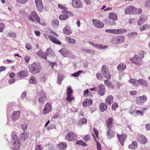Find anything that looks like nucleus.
I'll return each instance as SVG.
<instances>
[{
	"instance_id": "3",
	"label": "nucleus",
	"mask_w": 150,
	"mask_h": 150,
	"mask_svg": "<svg viewBox=\"0 0 150 150\" xmlns=\"http://www.w3.org/2000/svg\"><path fill=\"white\" fill-rule=\"evenodd\" d=\"M28 18L29 20L33 22L40 23V18L37 13L35 11L31 12L28 16Z\"/></svg>"
},
{
	"instance_id": "57",
	"label": "nucleus",
	"mask_w": 150,
	"mask_h": 150,
	"mask_svg": "<svg viewBox=\"0 0 150 150\" xmlns=\"http://www.w3.org/2000/svg\"><path fill=\"white\" fill-rule=\"evenodd\" d=\"M73 93L72 90L71 88L69 87L67 88V95H71V94Z\"/></svg>"
},
{
	"instance_id": "40",
	"label": "nucleus",
	"mask_w": 150,
	"mask_h": 150,
	"mask_svg": "<svg viewBox=\"0 0 150 150\" xmlns=\"http://www.w3.org/2000/svg\"><path fill=\"white\" fill-rule=\"evenodd\" d=\"M29 82L34 85H36L37 81L36 78L34 76H32L29 80Z\"/></svg>"
},
{
	"instance_id": "43",
	"label": "nucleus",
	"mask_w": 150,
	"mask_h": 150,
	"mask_svg": "<svg viewBox=\"0 0 150 150\" xmlns=\"http://www.w3.org/2000/svg\"><path fill=\"white\" fill-rule=\"evenodd\" d=\"M115 34H120L124 32H126L127 30L125 29H115Z\"/></svg>"
},
{
	"instance_id": "47",
	"label": "nucleus",
	"mask_w": 150,
	"mask_h": 150,
	"mask_svg": "<svg viewBox=\"0 0 150 150\" xmlns=\"http://www.w3.org/2000/svg\"><path fill=\"white\" fill-rule=\"evenodd\" d=\"M82 51L84 52L88 53L90 54H93L94 53V52L92 50H91L83 49L82 50Z\"/></svg>"
},
{
	"instance_id": "63",
	"label": "nucleus",
	"mask_w": 150,
	"mask_h": 150,
	"mask_svg": "<svg viewBox=\"0 0 150 150\" xmlns=\"http://www.w3.org/2000/svg\"><path fill=\"white\" fill-rule=\"evenodd\" d=\"M96 145H97V150H101V145L97 141V142Z\"/></svg>"
},
{
	"instance_id": "56",
	"label": "nucleus",
	"mask_w": 150,
	"mask_h": 150,
	"mask_svg": "<svg viewBox=\"0 0 150 150\" xmlns=\"http://www.w3.org/2000/svg\"><path fill=\"white\" fill-rule=\"evenodd\" d=\"M4 29V24L3 23H0V32H2Z\"/></svg>"
},
{
	"instance_id": "59",
	"label": "nucleus",
	"mask_w": 150,
	"mask_h": 150,
	"mask_svg": "<svg viewBox=\"0 0 150 150\" xmlns=\"http://www.w3.org/2000/svg\"><path fill=\"white\" fill-rule=\"evenodd\" d=\"M79 122L82 124H86L87 123V120L86 118H83L79 120Z\"/></svg>"
},
{
	"instance_id": "35",
	"label": "nucleus",
	"mask_w": 150,
	"mask_h": 150,
	"mask_svg": "<svg viewBox=\"0 0 150 150\" xmlns=\"http://www.w3.org/2000/svg\"><path fill=\"white\" fill-rule=\"evenodd\" d=\"M66 39L67 41L70 44H74L76 43L75 40L71 37H67Z\"/></svg>"
},
{
	"instance_id": "20",
	"label": "nucleus",
	"mask_w": 150,
	"mask_h": 150,
	"mask_svg": "<svg viewBox=\"0 0 150 150\" xmlns=\"http://www.w3.org/2000/svg\"><path fill=\"white\" fill-rule=\"evenodd\" d=\"M20 111L18 110L17 111H14L12 115V118L13 122L16 121L18 120L20 117Z\"/></svg>"
},
{
	"instance_id": "42",
	"label": "nucleus",
	"mask_w": 150,
	"mask_h": 150,
	"mask_svg": "<svg viewBox=\"0 0 150 150\" xmlns=\"http://www.w3.org/2000/svg\"><path fill=\"white\" fill-rule=\"evenodd\" d=\"M59 24V21L57 19H54L52 20L51 22L52 25L54 27L58 25Z\"/></svg>"
},
{
	"instance_id": "24",
	"label": "nucleus",
	"mask_w": 150,
	"mask_h": 150,
	"mask_svg": "<svg viewBox=\"0 0 150 150\" xmlns=\"http://www.w3.org/2000/svg\"><path fill=\"white\" fill-rule=\"evenodd\" d=\"M113 119L111 117H109L106 119V122L108 129H111L113 125Z\"/></svg>"
},
{
	"instance_id": "6",
	"label": "nucleus",
	"mask_w": 150,
	"mask_h": 150,
	"mask_svg": "<svg viewBox=\"0 0 150 150\" xmlns=\"http://www.w3.org/2000/svg\"><path fill=\"white\" fill-rule=\"evenodd\" d=\"M66 139L68 141H74L77 139V137L72 132H70L67 133L65 136Z\"/></svg>"
},
{
	"instance_id": "10",
	"label": "nucleus",
	"mask_w": 150,
	"mask_h": 150,
	"mask_svg": "<svg viewBox=\"0 0 150 150\" xmlns=\"http://www.w3.org/2000/svg\"><path fill=\"white\" fill-rule=\"evenodd\" d=\"M58 52L61 53L64 57H69L71 55V52L67 49L62 48Z\"/></svg>"
},
{
	"instance_id": "37",
	"label": "nucleus",
	"mask_w": 150,
	"mask_h": 150,
	"mask_svg": "<svg viewBox=\"0 0 150 150\" xmlns=\"http://www.w3.org/2000/svg\"><path fill=\"white\" fill-rule=\"evenodd\" d=\"M109 17L110 18L113 20H116L117 19V17L116 15L113 13H109Z\"/></svg>"
},
{
	"instance_id": "30",
	"label": "nucleus",
	"mask_w": 150,
	"mask_h": 150,
	"mask_svg": "<svg viewBox=\"0 0 150 150\" xmlns=\"http://www.w3.org/2000/svg\"><path fill=\"white\" fill-rule=\"evenodd\" d=\"M58 145L59 149L60 150H65L67 146V144L65 142H62Z\"/></svg>"
},
{
	"instance_id": "49",
	"label": "nucleus",
	"mask_w": 150,
	"mask_h": 150,
	"mask_svg": "<svg viewBox=\"0 0 150 150\" xmlns=\"http://www.w3.org/2000/svg\"><path fill=\"white\" fill-rule=\"evenodd\" d=\"M137 33L136 32H132L128 34L127 36L131 38L136 36Z\"/></svg>"
},
{
	"instance_id": "19",
	"label": "nucleus",
	"mask_w": 150,
	"mask_h": 150,
	"mask_svg": "<svg viewBox=\"0 0 150 150\" xmlns=\"http://www.w3.org/2000/svg\"><path fill=\"white\" fill-rule=\"evenodd\" d=\"M147 16L146 15H142L141 16L138 21L137 25H140L144 23L146 19Z\"/></svg>"
},
{
	"instance_id": "58",
	"label": "nucleus",
	"mask_w": 150,
	"mask_h": 150,
	"mask_svg": "<svg viewBox=\"0 0 150 150\" xmlns=\"http://www.w3.org/2000/svg\"><path fill=\"white\" fill-rule=\"evenodd\" d=\"M115 29H107L105 30V31L107 33H111L115 34Z\"/></svg>"
},
{
	"instance_id": "44",
	"label": "nucleus",
	"mask_w": 150,
	"mask_h": 150,
	"mask_svg": "<svg viewBox=\"0 0 150 150\" xmlns=\"http://www.w3.org/2000/svg\"><path fill=\"white\" fill-rule=\"evenodd\" d=\"M46 56H52V51L51 48L47 49L45 52Z\"/></svg>"
},
{
	"instance_id": "41",
	"label": "nucleus",
	"mask_w": 150,
	"mask_h": 150,
	"mask_svg": "<svg viewBox=\"0 0 150 150\" xmlns=\"http://www.w3.org/2000/svg\"><path fill=\"white\" fill-rule=\"evenodd\" d=\"M76 144L78 145H80L84 146H86L87 145L86 143L83 142L82 140L77 141L76 142Z\"/></svg>"
},
{
	"instance_id": "25",
	"label": "nucleus",
	"mask_w": 150,
	"mask_h": 150,
	"mask_svg": "<svg viewBox=\"0 0 150 150\" xmlns=\"http://www.w3.org/2000/svg\"><path fill=\"white\" fill-rule=\"evenodd\" d=\"M117 136L121 144L123 146L124 142L126 139V136L125 135H119L118 134H117Z\"/></svg>"
},
{
	"instance_id": "26",
	"label": "nucleus",
	"mask_w": 150,
	"mask_h": 150,
	"mask_svg": "<svg viewBox=\"0 0 150 150\" xmlns=\"http://www.w3.org/2000/svg\"><path fill=\"white\" fill-rule=\"evenodd\" d=\"M141 60V59H139L137 55H135L134 57L131 58V59L132 61L137 65H140L142 64Z\"/></svg>"
},
{
	"instance_id": "61",
	"label": "nucleus",
	"mask_w": 150,
	"mask_h": 150,
	"mask_svg": "<svg viewBox=\"0 0 150 150\" xmlns=\"http://www.w3.org/2000/svg\"><path fill=\"white\" fill-rule=\"evenodd\" d=\"M67 97L66 98V100L67 101L70 102L71 101L73 98V97H71V96L70 95H67Z\"/></svg>"
},
{
	"instance_id": "22",
	"label": "nucleus",
	"mask_w": 150,
	"mask_h": 150,
	"mask_svg": "<svg viewBox=\"0 0 150 150\" xmlns=\"http://www.w3.org/2000/svg\"><path fill=\"white\" fill-rule=\"evenodd\" d=\"M106 134L108 138L109 139L114 137L115 135V132L111 129H108Z\"/></svg>"
},
{
	"instance_id": "15",
	"label": "nucleus",
	"mask_w": 150,
	"mask_h": 150,
	"mask_svg": "<svg viewBox=\"0 0 150 150\" xmlns=\"http://www.w3.org/2000/svg\"><path fill=\"white\" fill-rule=\"evenodd\" d=\"M135 8L133 6H130L127 7L125 9V11L126 13L130 14H135L136 12H135Z\"/></svg>"
},
{
	"instance_id": "48",
	"label": "nucleus",
	"mask_w": 150,
	"mask_h": 150,
	"mask_svg": "<svg viewBox=\"0 0 150 150\" xmlns=\"http://www.w3.org/2000/svg\"><path fill=\"white\" fill-rule=\"evenodd\" d=\"M13 140L16 141L20 140V139L16 135L14 134L12 136L11 142H13Z\"/></svg>"
},
{
	"instance_id": "23",
	"label": "nucleus",
	"mask_w": 150,
	"mask_h": 150,
	"mask_svg": "<svg viewBox=\"0 0 150 150\" xmlns=\"http://www.w3.org/2000/svg\"><path fill=\"white\" fill-rule=\"evenodd\" d=\"M49 39L53 42L60 45L61 44L60 41L57 38L51 35H50L48 36Z\"/></svg>"
},
{
	"instance_id": "9",
	"label": "nucleus",
	"mask_w": 150,
	"mask_h": 150,
	"mask_svg": "<svg viewBox=\"0 0 150 150\" xmlns=\"http://www.w3.org/2000/svg\"><path fill=\"white\" fill-rule=\"evenodd\" d=\"M147 98L145 96H139L136 99V103L139 105H142L146 101Z\"/></svg>"
},
{
	"instance_id": "12",
	"label": "nucleus",
	"mask_w": 150,
	"mask_h": 150,
	"mask_svg": "<svg viewBox=\"0 0 150 150\" xmlns=\"http://www.w3.org/2000/svg\"><path fill=\"white\" fill-rule=\"evenodd\" d=\"M98 93L100 95L102 96L104 95L106 91L105 86L103 84H100L98 86L97 90Z\"/></svg>"
},
{
	"instance_id": "5",
	"label": "nucleus",
	"mask_w": 150,
	"mask_h": 150,
	"mask_svg": "<svg viewBox=\"0 0 150 150\" xmlns=\"http://www.w3.org/2000/svg\"><path fill=\"white\" fill-rule=\"evenodd\" d=\"M62 14L60 15L59 18L61 20H66L67 19L69 16H72V13L70 11L67 10H63L62 11Z\"/></svg>"
},
{
	"instance_id": "4",
	"label": "nucleus",
	"mask_w": 150,
	"mask_h": 150,
	"mask_svg": "<svg viewBox=\"0 0 150 150\" xmlns=\"http://www.w3.org/2000/svg\"><path fill=\"white\" fill-rule=\"evenodd\" d=\"M101 71L103 75L106 79H110L111 76L109 74L108 69L105 65H103L101 69Z\"/></svg>"
},
{
	"instance_id": "32",
	"label": "nucleus",
	"mask_w": 150,
	"mask_h": 150,
	"mask_svg": "<svg viewBox=\"0 0 150 150\" xmlns=\"http://www.w3.org/2000/svg\"><path fill=\"white\" fill-rule=\"evenodd\" d=\"M107 106L106 104L104 103H101L99 105V108L100 111L103 112L107 109Z\"/></svg>"
},
{
	"instance_id": "28",
	"label": "nucleus",
	"mask_w": 150,
	"mask_h": 150,
	"mask_svg": "<svg viewBox=\"0 0 150 150\" xmlns=\"http://www.w3.org/2000/svg\"><path fill=\"white\" fill-rule=\"evenodd\" d=\"M17 75L18 77H25L28 76V73L26 71L22 70L18 73Z\"/></svg>"
},
{
	"instance_id": "2",
	"label": "nucleus",
	"mask_w": 150,
	"mask_h": 150,
	"mask_svg": "<svg viewBox=\"0 0 150 150\" xmlns=\"http://www.w3.org/2000/svg\"><path fill=\"white\" fill-rule=\"evenodd\" d=\"M29 68L30 72L34 74L39 73L42 69L39 63L35 62L29 65Z\"/></svg>"
},
{
	"instance_id": "54",
	"label": "nucleus",
	"mask_w": 150,
	"mask_h": 150,
	"mask_svg": "<svg viewBox=\"0 0 150 150\" xmlns=\"http://www.w3.org/2000/svg\"><path fill=\"white\" fill-rule=\"evenodd\" d=\"M46 79V76L45 74L42 75L40 77V80L41 81L43 82H44Z\"/></svg>"
},
{
	"instance_id": "1",
	"label": "nucleus",
	"mask_w": 150,
	"mask_h": 150,
	"mask_svg": "<svg viewBox=\"0 0 150 150\" xmlns=\"http://www.w3.org/2000/svg\"><path fill=\"white\" fill-rule=\"evenodd\" d=\"M129 82L130 83H132L134 87H137L140 85L144 87H146L148 85V83L146 81L143 79H139L137 80L131 78L129 80Z\"/></svg>"
},
{
	"instance_id": "52",
	"label": "nucleus",
	"mask_w": 150,
	"mask_h": 150,
	"mask_svg": "<svg viewBox=\"0 0 150 150\" xmlns=\"http://www.w3.org/2000/svg\"><path fill=\"white\" fill-rule=\"evenodd\" d=\"M118 107L117 103L114 102L112 106V108L114 110H115L116 108Z\"/></svg>"
},
{
	"instance_id": "36",
	"label": "nucleus",
	"mask_w": 150,
	"mask_h": 150,
	"mask_svg": "<svg viewBox=\"0 0 150 150\" xmlns=\"http://www.w3.org/2000/svg\"><path fill=\"white\" fill-rule=\"evenodd\" d=\"M37 54L40 57L42 58L45 59H47L45 53L42 52L40 50L37 52Z\"/></svg>"
},
{
	"instance_id": "39",
	"label": "nucleus",
	"mask_w": 150,
	"mask_h": 150,
	"mask_svg": "<svg viewBox=\"0 0 150 150\" xmlns=\"http://www.w3.org/2000/svg\"><path fill=\"white\" fill-rule=\"evenodd\" d=\"M104 82L106 86H108V87L112 88H114V87L113 85L108 80H105L104 81Z\"/></svg>"
},
{
	"instance_id": "18",
	"label": "nucleus",
	"mask_w": 150,
	"mask_h": 150,
	"mask_svg": "<svg viewBox=\"0 0 150 150\" xmlns=\"http://www.w3.org/2000/svg\"><path fill=\"white\" fill-rule=\"evenodd\" d=\"M93 103V100L91 99H85L82 103V105L84 107H86L91 105Z\"/></svg>"
},
{
	"instance_id": "51",
	"label": "nucleus",
	"mask_w": 150,
	"mask_h": 150,
	"mask_svg": "<svg viewBox=\"0 0 150 150\" xmlns=\"http://www.w3.org/2000/svg\"><path fill=\"white\" fill-rule=\"evenodd\" d=\"M135 12H136L135 14H140L142 13V10L141 8H135Z\"/></svg>"
},
{
	"instance_id": "60",
	"label": "nucleus",
	"mask_w": 150,
	"mask_h": 150,
	"mask_svg": "<svg viewBox=\"0 0 150 150\" xmlns=\"http://www.w3.org/2000/svg\"><path fill=\"white\" fill-rule=\"evenodd\" d=\"M49 64L51 66L52 69H53L54 66L57 67V65L56 62H50Z\"/></svg>"
},
{
	"instance_id": "16",
	"label": "nucleus",
	"mask_w": 150,
	"mask_h": 150,
	"mask_svg": "<svg viewBox=\"0 0 150 150\" xmlns=\"http://www.w3.org/2000/svg\"><path fill=\"white\" fill-rule=\"evenodd\" d=\"M137 139L140 143L142 144H145L147 142V140L146 137L142 135H138Z\"/></svg>"
},
{
	"instance_id": "33",
	"label": "nucleus",
	"mask_w": 150,
	"mask_h": 150,
	"mask_svg": "<svg viewBox=\"0 0 150 150\" xmlns=\"http://www.w3.org/2000/svg\"><path fill=\"white\" fill-rule=\"evenodd\" d=\"M29 137V134L27 132L21 133L20 135V137L21 140L24 141L27 139Z\"/></svg>"
},
{
	"instance_id": "46",
	"label": "nucleus",
	"mask_w": 150,
	"mask_h": 150,
	"mask_svg": "<svg viewBox=\"0 0 150 150\" xmlns=\"http://www.w3.org/2000/svg\"><path fill=\"white\" fill-rule=\"evenodd\" d=\"M144 52L143 51H139L138 54V57L139 59H142L144 57Z\"/></svg>"
},
{
	"instance_id": "55",
	"label": "nucleus",
	"mask_w": 150,
	"mask_h": 150,
	"mask_svg": "<svg viewBox=\"0 0 150 150\" xmlns=\"http://www.w3.org/2000/svg\"><path fill=\"white\" fill-rule=\"evenodd\" d=\"M83 139L85 142H87L90 140V137L88 135H85L83 138Z\"/></svg>"
},
{
	"instance_id": "45",
	"label": "nucleus",
	"mask_w": 150,
	"mask_h": 150,
	"mask_svg": "<svg viewBox=\"0 0 150 150\" xmlns=\"http://www.w3.org/2000/svg\"><path fill=\"white\" fill-rule=\"evenodd\" d=\"M83 72V71L81 70L77 72L72 74L71 76L74 77H78Z\"/></svg>"
},
{
	"instance_id": "31",
	"label": "nucleus",
	"mask_w": 150,
	"mask_h": 150,
	"mask_svg": "<svg viewBox=\"0 0 150 150\" xmlns=\"http://www.w3.org/2000/svg\"><path fill=\"white\" fill-rule=\"evenodd\" d=\"M126 65L125 64L121 63L118 64L117 66V69L120 71H123L125 69Z\"/></svg>"
},
{
	"instance_id": "11",
	"label": "nucleus",
	"mask_w": 150,
	"mask_h": 150,
	"mask_svg": "<svg viewBox=\"0 0 150 150\" xmlns=\"http://www.w3.org/2000/svg\"><path fill=\"white\" fill-rule=\"evenodd\" d=\"M35 3L37 10L40 12L43 10V5L41 0H35Z\"/></svg>"
},
{
	"instance_id": "21",
	"label": "nucleus",
	"mask_w": 150,
	"mask_h": 150,
	"mask_svg": "<svg viewBox=\"0 0 150 150\" xmlns=\"http://www.w3.org/2000/svg\"><path fill=\"white\" fill-rule=\"evenodd\" d=\"M113 100V97L112 95L108 96L105 99V104L108 105H110L112 103Z\"/></svg>"
},
{
	"instance_id": "13",
	"label": "nucleus",
	"mask_w": 150,
	"mask_h": 150,
	"mask_svg": "<svg viewBox=\"0 0 150 150\" xmlns=\"http://www.w3.org/2000/svg\"><path fill=\"white\" fill-rule=\"evenodd\" d=\"M72 5L74 8H81L83 6L82 2L79 0H72Z\"/></svg>"
},
{
	"instance_id": "62",
	"label": "nucleus",
	"mask_w": 150,
	"mask_h": 150,
	"mask_svg": "<svg viewBox=\"0 0 150 150\" xmlns=\"http://www.w3.org/2000/svg\"><path fill=\"white\" fill-rule=\"evenodd\" d=\"M21 127L22 130L24 131L27 129V125L25 124H22Z\"/></svg>"
},
{
	"instance_id": "8",
	"label": "nucleus",
	"mask_w": 150,
	"mask_h": 150,
	"mask_svg": "<svg viewBox=\"0 0 150 150\" xmlns=\"http://www.w3.org/2000/svg\"><path fill=\"white\" fill-rule=\"evenodd\" d=\"M125 40V37L124 36H118L112 39V42L113 44H119L124 42Z\"/></svg>"
},
{
	"instance_id": "34",
	"label": "nucleus",
	"mask_w": 150,
	"mask_h": 150,
	"mask_svg": "<svg viewBox=\"0 0 150 150\" xmlns=\"http://www.w3.org/2000/svg\"><path fill=\"white\" fill-rule=\"evenodd\" d=\"M137 143L136 141H134L129 146V148L131 149H135L137 146Z\"/></svg>"
},
{
	"instance_id": "7",
	"label": "nucleus",
	"mask_w": 150,
	"mask_h": 150,
	"mask_svg": "<svg viewBox=\"0 0 150 150\" xmlns=\"http://www.w3.org/2000/svg\"><path fill=\"white\" fill-rule=\"evenodd\" d=\"M47 100V97L45 93L41 90L39 91L38 94V100L39 102L43 104L44 101Z\"/></svg>"
},
{
	"instance_id": "38",
	"label": "nucleus",
	"mask_w": 150,
	"mask_h": 150,
	"mask_svg": "<svg viewBox=\"0 0 150 150\" xmlns=\"http://www.w3.org/2000/svg\"><path fill=\"white\" fill-rule=\"evenodd\" d=\"M18 15L19 16L22 18H23L25 17L26 16V14L24 10L22 9H21L19 11Z\"/></svg>"
},
{
	"instance_id": "14",
	"label": "nucleus",
	"mask_w": 150,
	"mask_h": 150,
	"mask_svg": "<svg viewBox=\"0 0 150 150\" xmlns=\"http://www.w3.org/2000/svg\"><path fill=\"white\" fill-rule=\"evenodd\" d=\"M52 110V106L50 104L47 103L45 105L43 109L42 112L44 115H46L50 112Z\"/></svg>"
},
{
	"instance_id": "53",
	"label": "nucleus",
	"mask_w": 150,
	"mask_h": 150,
	"mask_svg": "<svg viewBox=\"0 0 150 150\" xmlns=\"http://www.w3.org/2000/svg\"><path fill=\"white\" fill-rule=\"evenodd\" d=\"M16 2L18 3L23 4H25L28 0H15Z\"/></svg>"
},
{
	"instance_id": "17",
	"label": "nucleus",
	"mask_w": 150,
	"mask_h": 150,
	"mask_svg": "<svg viewBox=\"0 0 150 150\" xmlns=\"http://www.w3.org/2000/svg\"><path fill=\"white\" fill-rule=\"evenodd\" d=\"M92 21L94 25L98 28H102L104 26L103 23L98 20L93 19Z\"/></svg>"
},
{
	"instance_id": "29",
	"label": "nucleus",
	"mask_w": 150,
	"mask_h": 150,
	"mask_svg": "<svg viewBox=\"0 0 150 150\" xmlns=\"http://www.w3.org/2000/svg\"><path fill=\"white\" fill-rule=\"evenodd\" d=\"M63 33L66 35H69L72 31L69 25H67L63 29Z\"/></svg>"
},
{
	"instance_id": "64",
	"label": "nucleus",
	"mask_w": 150,
	"mask_h": 150,
	"mask_svg": "<svg viewBox=\"0 0 150 150\" xmlns=\"http://www.w3.org/2000/svg\"><path fill=\"white\" fill-rule=\"evenodd\" d=\"M42 147L40 145H37L35 148V150H42Z\"/></svg>"
},
{
	"instance_id": "50",
	"label": "nucleus",
	"mask_w": 150,
	"mask_h": 150,
	"mask_svg": "<svg viewBox=\"0 0 150 150\" xmlns=\"http://www.w3.org/2000/svg\"><path fill=\"white\" fill-rule=\"evenodd\" d=\"M149 27V25L147 24H146L142 26H141L139 28V29L140 30L142 31L146 29V28H148Z\"/></svg>"
},
{
	"instance_id": "27",
	"label": "nucleus",
	"mask_w": 150,
	"mask_h": 150,
	"mask_svg": "<svg viewBox=\"0 0 150 150\" xmlns=\"http://www.w3.org/2000/svg\"><path fill=\"white\" fill-rule=\"evenodd\" d=\"M13 145L14 146V149L15 150H17L19 149L20 147L21 146V143L20 142V140L15 141H13Z\"/></svg>"
}]
</instances>
